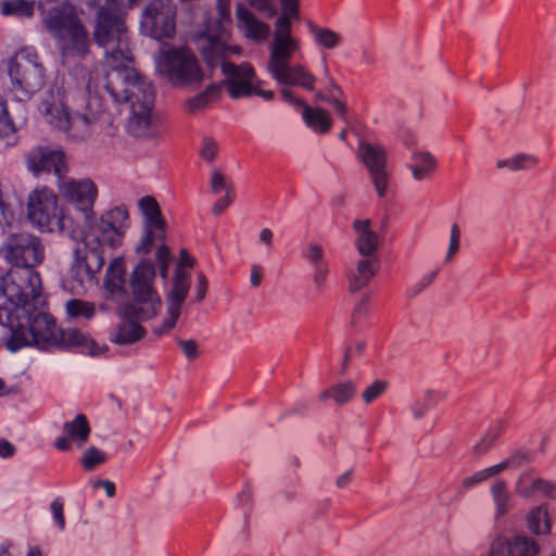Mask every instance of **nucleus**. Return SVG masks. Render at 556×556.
<instances>
[{
	"instance_id": "1",
	"label": "nucleus",
	"mask_w": 556,
	"mask_h": 556,
	"mask_svg": "<svg viewBox=\"0 0 556 556\" xmlns=\"http://www.w3.org/2000/svg\"><path fill=\"white\" fill-rule=\"evenodd\" d=\"M129 45L104 52V88L114 102L129 103L127 130L135 137H143L151 134L155 90L129 65L132 62Z\"/></svg>"
},
{
	"instance_id": "2",
	"label": "nucleus",
	"mask_w": 556,
	"mask_h": 556,
	"mask_svg": "<svg viewBox=\"0 0 556 556\" xmlns=\"http://www.w3.org/2000/svg\"><path fill=\"white\" fill-rule=\"evenodd\" d=\"M45 305L30 303L26 306H0V327L8 336L5 344L9 351L16 352L31 345L46 351L86 344L87 337L80 330L59 328L55 319L45 312Z\"/></svg>"
},
{
	"instance_id": "3",
	"label": "nucleus",
	"mask_w": 556,
	"mask_h": 556,
	"mask_svg": "<svg viewBox=\"0 0 556 556\" xmlns=\"http://www.w3.org/2000/svg\"><path fill=\"white\" fill-rule=\"evenodd\" d=\"M1 252L12 266L0 279V292L7 299L0 306L45 304L41 278L36 269L45 258L40 239L27 232L13 233L7 238Z\"/></svg>"
},
{
	"instance_id": "4",
	"label": "nucleus",
	"mask_w": 556,
	"mask_h": 556,
	"mask_svg": "<svg viewBox=\"0 0 556 556\" xmlns=\"http://www.w3.org/2000/svg\"><path fill=\"white\" fill-rule=\"evenodd\" d=\"M90 81L91 72L84 68L75 84L72 78L55 80L41 94L38 109L47 124L73 141H86L92 135L94 119L81 111Z\"/></svg>"
},
{
	"instance_id": "5",
	"label": "nucleus",
	"mask_w": 556,
	"mask_h": 556,
	"mask_svg": "<svg viewBox=\"0 0 556 556\" xmlns=\"http://www.w3.org/2000/svg\"><path fill=\"white\" fill-rule=\"evenodd\" d=\"M128 226L129 214L125 205L102 214L94 231L85 233L73 250L71 278L80 287L91 283L104 265V244L113 249L121 245Z\"/></svg>"
},
{
	"instance_id": "6",
	"label": "nucleus",
	"mask_w": 556,
	"mask_h": 556,
	"mask_svg": "<svg viewBox=\"0 0 556 556\" xmlns=\"http://www.w3.org/2000/svg\"><path fill=\"white\" fill-rule=\"evenodd\" d=\"M291 27V21L286 14L276 20L267 70L279 85L313 91L316 77L303 65L290 64L293 53L300 50V41L292 36Z\"/></svg>"
},
{
	"instance_id": "7",
	"label": "nucleus",
	"mask_w": 556,
	"mask_h": 556,
	"mask_svg": "<svg viewBox=\"0 0 556 556\" xmlns=\"http://www.w3.org/2000/svg\"><path fill=\"white\" fill-rule=\"evenodd\" d=\"M42 24L59 47L64 65L87 58L90 40L74 5L63 2L43 8Z\"/></svg>"
},
{
	"instance_id": "8",
	"label": "nucleus",
	"mask_w": 556,
	"mask_h": 556,
	"mask_svg": "<svg viewBox=\"0 0 556 556\" xmlns=\"http://www.w3.org/2000/svg\"><path fill=\"white\" fill-rule=\"evenodd\" d=\"M211 27L210 35H200L198 38V51L208 67L220 66L230 98L251 97L255 91V86L251 81L255 75L254 68L249 63L236 65L227 61V54L238 53L239 48H232L223 42L224 30L218 23H214Z\"/></svg>"
},
{
	"instance_id": "9",
	"label": "nucleus",
	"mask_w": 556,
	"mask_h": 556,
	"mask_svg": "<svg viewBox=\"0 0 556 556\" xmlns=\"http://www.w3.org/2000/svg\"><path fill=\"white\" fill-rule=\"evenodd\" d=\"M89 9L97 10L93 38L104 52L118 47L125 49L129 36L123 17L122 0H81Z\"/></svg>"
},
{
	"instance_id": "10",
	"label": "nucleus",
	"mask_w": 556,
	"mask_h": 556,
	"mask_svg": "<svg viewBox=\"0 0 556 556\" xmlns=\"http://www.w3.org/2000/svg\"><path fill=\"white\" fill-rule=\"evenodd\" d=\"M11 91L18 103L29 100L45 83V67L37 50L31 46L21 48L8 64Z\"/></svg>"
},
{
	"instance_id": "11",
	"label": "nucleus",
	"mask_w": 556,
	"mask_h": 556,
	"mask_svg": "<svg viewBox=\"0 0 556 556\" xmlns=\"http://www.w3.org/2000/svg\"><path fill=\"white\" fill-rule=\"evenodd\" d=\"M155 267L151 260H141L132 269L130 288L135 304L127 307L130 317L149 320L156 316L161 308V298L153 282Z\"/></svg>"
},
{
	"instance_id": "12",
	"label": "nucleus",
	"mask_w": 556,
	"mask_h": 556,
	"mask_svg": "<svg viewBox=\"0 0 556 556\" xmlns=\"http://www.w3.org/2000/svg\"><path fill=\"white\" fill-rule=\"evenodd\" d=\"M156 71L179 86L199 83L202 70L194 53L186 47H170L155 58Z\"/></svg>"
},
{
	"instance_id": "13",
	"label": "nucleus",
	"mask_w": 556,
	"mask_h": 556,
	"mask_svg": "<svg viewBox=\"0 0 556 556\" xmlns=\"http://www.w3.org/2000/svg\"><path fill=\"white\" fill-rule=\"evenodd\" d=\"M177 7L173 0H150L140 16V31L155 40L170 39L176 34Z\"/></svg>"
},
{
	"instance_id": "14",
	"label": "nucleus",
	"mask_w": 556,
	"mask_h": 556,
	"mask_svg": "<svg viewBox=\"0 0 556 556\" xmlns=\"http://www.w3.org/2000/svg\"><path fill=\"white\" fill-rule=\"evenodd\" d=\"M27 216L41 231L62 230L65 219L58 205V197L49 188H37L28 195Z\"/></svg>"
},
{
	"instance_id": "15",
	"label": "nucleus",
	"mask_w": 556,
	"mask_h": 556,
	"mask_svg": "<svg viewBox=\"0 0 556 556\" xmlns=\"http://www.w3.org/2000/svg\"><path fill=\"white\" fill-rule=\"evenodd\" d=\"M358 157L370 175L377 195L386 198L390 185V176L386 170V150L378 144L361 140L358 143Z\"/></svg>"
},
{
	"instance_id": "16",
	"label": "nucleus",
	"mask_w": 556,
	"mask_h": 556,
	"mask_svg": "<svg viewBox=\"0 0 556 556\" xmlns=\"http://www.w3.org/2000/svg\"><path fill=\"white\" fill-rule=\"evenodd\" d=\"M280 96L285 102L293 105L294 108L302 109L303 123L312 131L316 134H326L330 130L332 123L329 113L325 109L309 106L289 88H282Z\"/></svg>"
},
{
	"instance_id": "17",
	"label": "nucleus",
	"mask_w": 556,
	"mask_h": 556,
	"mask_svg": "<svg viewBox=\"0 0 556 556\" xmlns=\"http://www.w3.org/2000/svg\"><path fill=\"white\" fill-rule=\"evenodd\" d=\"M27 169L34 175L53 172L59 178L66 169L65 154L62 151L49 148H36L27 155Z\"/></svg>"
},
{
	"instance_id": "18",
	"label": "nucleus",
	"mask_w": 556,
	"mask_h": 556,
	"mask_svg": "<svg viewBox=\"0 0 556 556\" xmlns=\"http://www.w3.org/2000/svg\"><path fill=\"white\" fill-rule=\"evenodd\" d=\"M63 195L79 211L86 219L93 215V204L98 195V189L90 179L71 180L62 188Z\"/></svg>"
},
{
	"instance_id": "19",
	"label": "nucleus",
	"mask_w": 556,
	"mask_h": 556,
	"mask_svg": "<svg viewBox=\"0 0 556 556\" xmlns=\"http://www.w3.org/2000/svg\"><path fill=\"white\" fill-rule=\"evenodd\" d=\"M539 546L533 539L516 536L511 541L496 539L490 546L488 556H538Z\"/></svg>"
},
{
	"instance_id": "20",
	"label": "nucleus",
	"mask_w": 556,
	"mask_h": 556,
	"mask_svg": "<svg viewBox=\"0 0 556 556\" xmlns=\"http://www.w3.org/2000/svg\"><path fill=\"white\" fill-rule=\"evenodd\" d=\"M236 17L239 29L248 39L256 42L267 39L269 26L257 20L242 3H239L236 8Z\"/></svg>"
},
{
	"instance_id": "21",
	"label": "nucleus",
	"mask_w": 556,
	"mask_h": 556,
	"mask_svg": "<svg viewBox=\"0 0 556 556\" xmlns=\"http://www.w3.org/2000/svg\"><path fill=\"white\" fill-rule=\"evenodd\" d=\"M517 493L522 497H530L536 493H542L544 496L556 500V485L532 477L530 473H523L519 477L516 483Z\"/></svg>"
},
{
	"instance_id": "22",
	"label": "nucleus",
	"mask_w": 556,
	"mask_h": 556,
	"mask_svg": "<svg viewBox=\"0 0 556 556\" xmlns=\"http://www.w3.org/2000/svg\"><path fill=\"white\" fill-rule=\"evenodd\" d=\"M216 9H217V13H218V18H214L212 16H205L201 28L192 35V42L194 43L197 49H198V38L200 37V35H204V34L210 35V33H211L210 30L212 28L211 26H213L214 23H218L223 27V30H224L223 42L225 45H227L228 33H227L225 24L230 23V21H231L230 0H217Z\"/></svg>"
},
{
	"instance_id": "23",
	"label": "nucleus",
	"mask_w": 556,
	"mask_h": 556,
	"mask_svg": "<svg viewBox=\"0 0 556 556\" xmlns=\"http://www.w3.org/2000/svg\"><path fill=\"white\" fill-rule=\"evenodd\" d=\"M189 290L190 275L182 268H176L170 290L166 294L167 306L181 311Z\"/></svg>"
},
{
	"instance_id": "24",
	"label": "nucleus",
	"mask_w": 556,
	"mask_h": 556,
	"mask_svg": "<svg viewBox=\"0 0 556 556\" xmlns=\"http://www.w3.org/2000/svg\"><path fill=\"white\" fill-rule=\"evenodd\" d=\"M353 229L357 233L356 247L359 254L371 256L378 248V236L370 228L369 219H356L353 223Z\"/></svg>"
},
{
	"instance_id": "25",
	"label": "nucleus",
	"mask_w": 556,
	"mask_h": 556,
	"mask_svg": "<svg viewBox=\"0 0 556 556\" xmlns=\"http://www.w3.org/2000/svg\"><path fill=\"white\" fill-rule=\"evenodd\" d=\"M379 267L376 258L369 257L358 262L356 270L349 276V291L356 292L368 285Z\"/></svg>"
},
{
	"instance_id": "26",
	"label": "nucleus",
	"mask_w": 556,
	"mask_h": 556,
	"mask_svg": "<svg viewBox=\"0 0 556 556\" xmlns=\"http://www.w3.org/2000/svg\"><path fill=\"white\" fill-rule=\"evenodd\" d=\"M435 167L437 161L431 153L427 151H413L408 168L415 180L421 181L430 178Z\"/></svg>"
},
{
	"instance_id": "27",
	"label": "nucleus",
	"mask_w": 556,
	"mask_h": 556,
	"mask_svg": "<svg viewBox=\"0 0 556 556\" xmlns=\"http://www.w3.org/2000/svg\"><path fill=\"white\" fill-rule=\"evenodd\" d=\"M139 208L143 216V226L148 228H156V231L165 232L166 223L162 216L157 201L146 195L139 200Z\"/></svg>"
},
{
	"instance_id": "28",
	"label": "nucleus",
	"mask_w": 556,
	"mask_h": 556,
	"mask_svg": "<svg viewBox=\"0 0 556 556\" xmlns=\"http://www.w3.org/2000/svg\"><path fill=\"white\" fill-rule=\"evenodd\" d=\"M307 29L313 37L314 43L319 48L332 50L339 47L343 41L342 36L337 31L328 27L319 26L312 21L307 22Z\"/></svg>"
},
{
	"instance_id": "29",
	"label": "nucleus",
	"mask_w": 556,
	"mask_h": 556,
	"mask_svg": "<svg viewBox=\"0 0 556 556\" xmlns=\"http://www.w3.org/2000/svg\"><path fill=\"white\" fill-rule=\"evenodd\" d=\"M357 392L354 381H343L333 384L319 394V400L332 399L337 405H344L350 402Z\"/></svg>"
},
{
	"instance_id": "30",
	"label": "nucleus",
	"mask_w": 556,
	"mask_h": 556,
	"mask_svg": "<svg viewBox=\"0 0 556 556\" xmlns=\"http://www.w3.org/2000/svg\"><path fill=\"white\" fill-rule=\"evenodd\" d=\"M63 431L80 447L88 441L91 429L87 417L78 414L73 420L64 422Z\"/></svg>"
},
{
	"instance_id": "31",
	"label": "nucleus",
	"mask_w": 556,
	"mask_h": 556,
	"mask_svg": "<svg viewBox=\"0 0 556 556\" xmlns=\"http://www.w3.org/2000/svg\"><path fill=\"white\" fill-rule=\"evenodd\" d=\"M146 334V330L136 321H123L112 334V342L121 345L132 344Z\"/></svg>"
},
{
	"instance_id": "32",
	"label": "nucleus",
	"mask_w": 556,
	"mask_h": 556,
	"mask_svg": "<svg viewBox=\"0 0 556 556\" xmlns=\"http://www.w3.org/2000/svg\"><path fill=\"white\" fill-rule=\"evenodd\" d=\"M529 530L536 534H546L551 531V520L547 509L544 506H538L531 509L527 516Z\"/></svg>"
},
{
	"instance_id": "33",
	"label": "nucleus",
	"mask_w": 556,
	"mask_h": 556,
	"mask_svg": "<svg viewBox=\"0 0 556 556\" xmlns=\"http://www.w3.org/2000/svg\"><path fill=\"white\" fill-rule=\"evenodd\" d=\"M220 96V87L211 84L202 92L187 100L188 111L191 113L205 109L210 103L216 101Z\"/></svg>"
},
{
	"instance_id": "34",
	"label": "nucleus",
	"mask_w": 556,
	"mask_h": 556,
	"mask_svg": "<svg viewBox=\"0 0 556 556\" xmlns=\"http://www.w3.org/2000/svg\"><path fill=\"white\" fill-rule=\"evenodd\" d=\"M442 399L443 395L441 393L433 390H426L422 397L416 400L410 406L413 417L415 419L422 418L429 410L434 408Z\"/></svg>"
},
{
	"instance_id": "35",
	"label": "nucleus",
	"mask_w": 556,
	"mask_h": 556,
	"mask_svg": "<svg viewBox=\"0 0 556 556\" xmlns=\"http://www.w3.org/2000/svg\"><path fill=\"white\" fill-rule=\"evenodd\" d=\"M16 126L11 117L7 102L0 96V139L7 140L5 144L11 146L15 142Z\"/></svg>"
},
{
	"instance_id": "36",
	"label": "nucleus",
	"mask_w": 556,
	"mask_h": 556,
	"mask_svg": "<svg viewBox=\"0 0 556 556\" xmlns=\"http://www.w3.org/2000/svg\"><path fill=\"white\" fill-rule=\"evenodd\" d=\"M4 16L31 17L34 15V1L4 0L1 5Z\"/></svg>"
},
{
	"instance_id": "37",
	"label": "nucleus",
	"mask_w": 556,
	"mask_h": 556,
	"mask_svg": "<svg viewBox=\"0 0 556 556\" xmlns=\"http://www.w3.org/2000/svg\"><path fill=\"white\" fill-rule=\"evenodd\" d=\"M491 495L496 506V518L504 516L510 508V496L506 483L502 480L494 482L491 486Z\"/></svg>"
},
{
	"instance_id": "38",
	"label": "nucleus",
	"mask_w": 556,
	"mask_h": 556,
	"mask_svg": "<svg viewBox=\"0 0 556 556\" xmlns=\"http://www.w3.org/2000/svg\"><path fill=\"white\" fill-rule=\"evenodd\" d=\"M124 275L125 269L123 265V261L121 258L113 260L109 267L106 268L105 273V287L111 291L114 292L116 290L122 289L124 283Z\"/></svg>"
},
{
	"instance_id": "39",
	"label": "nucleus",
	"mask_w": 556,
	"mask_h": 556,
	"mask_svg": "<svg viewBox=\"0 0 556 556\" xmlns=\"http://www.w3.org/2000/svg\"><path fill=\"white\" fill-rule=\"evenodd\" d=\"M66 312L68 316L74 318L84 317L86 319H91L96 314V307L93 303L73 299L66 303Z\"/></svg>"
},
{
	"instance_id": "40",
	"label": "nucleus",
	"mask_w": 556,
	"mask_h": 556,
	"mask_svg": "<svg viewBox=\"0 0 556 556\" xmlns=\"http://www.w3.org/2000/svg\"><path fill=\"white\" fill-rule=\"evenodd\" d=\"M502 466H490L488 468L476 471L473 475L465 478L462 482L464 490H470L477 486L479 483L501 473Z\"/></svg>"
},
{
	"instance_id": "41",
	"label": "nucleus",
	"mask_w": 556,
	"mask_h": 556,
	"mask_svg": "<svg viewBox=\"0 0 556 556\" xmlns=\"http://www.w3.org/2000/svg\"><path fill=\"white\" fill-rule=\"evenodd\" d=\"M536 164V159L529 154H518L511 159L500 160L496 164L498 168L507 167L510 170L527 169Z\"/></svg>"
},
{
	"instance_id": "42",
	"label": "nucleus",
	"mask_w": 556,
	"mask_h": 556,
	"mask_svg": "<svg viewBox=\"0 0 556 556\" xmlns=\"http://www.w3.org/2000/svg\"><path fill=\"white\" fill-rule=\"evenodd\" d=\"M165 232L156 231V228H148L143 226V235L136 245L138 254H148L151 252L152 247L156 240H164Z\"/></svg>"
},
{
	"instance_id": "43",
	"label": "nucleus",
	"mask_w": 556,
	"mask_h": 556,
	"mask_svg": "<svg viewBox=\"0 0 556 556\" xmlns=\"http://www.w3.org/2000/svg\"><path fill=\"white\" fill-rule=\"evenodd\" d=\"M503 429V422L501 420H496L490 425L488 433L478 442L473 450L478 455L484 454L494 443L498 434Z\"/></svg>"
},
{
	"instance_id": "44",
	"label": "nucleus",
	"mask_w": 556,
	"mask_h": 556,
	"mask_svg": "<svg viewBox=\"0 0 556 556\" xmlns=\"http://www.w3.org/2000/svg\"><path fill=\"white\" fill-rule=\"evenodd\" d=\"M106 460V455L99 448L90 446L84 453L80 463L87 471L93 470L97 466Z\"/></svg>"
},
{
	"instance_id": "45",
	"label": "nucleus",
	"mask_w": 556,
	"mask_h": 556,
	"mask_svg": "<svg viewBox=\"0 0 556 556\" xmlns=\"http://www.w3.org/2000/svg\"><path fill=\"white\" fill-rule=\"evenodd\" d=\"M388 388V383L384 380H376L368 386L362 393V399L366 404H370L380 397Z\"/></svg>"
},
{
	"instance_id": "46",
	"label": "nucleus",
	"mask_w": 556,
	"mask_h": 556,
	"mask_svg": "<svg viewBox=\"0 0 556 556\" xmlns=\"http://www.w3.org/2000/svg\"><path fill=\"white\" fill-rule=\"evenodd\" d=\"M303 255L312 268L327 264L324 250L318 244H309Z\"/></svg>"
},
{
	"instance_id": "47",
	"label": "nucleus",
	"mask_w": 556,
	"mask_h": 556,
	"mask_svg": "<svg viewBox=\"0 0 556 556\" xmlns=\"http://www.w3.org/2000/svg\"><path fill=\"white\" fill-rule=\"evenodd\" d=\"M180 316V309L168 307L167 306V317L163 320V323L154 329V332L157 336H163L168 333L176 325L178 318Z\"/></svg>"
},
{
	"instance_id": "48",
	"label": "nucleus",
	"mask_w": 556,
	"mask_h": 556,
	"mask_svg": "<svg viewBox=\"0 0 556 556\" xmlns=\"http://www.w3.org/2000/svg\"><path fill=\"white\" fill-rule=\"evenodd\" d=\"M180 316V309L168 307L167 306V317L163 320V323L154 329V332L157 336H163L168 333L176 325L178 318Z\"/></svg>"
},
{
	"instance_id": "49",
	"label": "nucleus",
	"mask_w": 556,
	"mask_h": 556,
	"mask_svg": "<svg viewBox=\"0 0 556 556\" xmlns=\"http://www.w3.org/2000/svg\"><path fill=\"white\" fill-rule=\"evenodd\" d=\"M180 316V309L168 307L167 306V317L163 320V323L154 329V332L157 336H163L168 333L176 325L178 318Z\"/></svg>"
},
{
	"instance_id": "50",
	"label": "nucleus",
	"mask_w": 556,
	"mask_h": 556,
	"mask_svg": "<svg viewBox=\"0 0 556 556\" xmlns=\"http://www.w3.org/2000/svg\"><path fill=\"white\" fill-rule=\"evenodd\" d=\"M530 459L529 454L527 452L518 451L508 458L503 462L496 464L495 466H502L501 472L507 468H518L523 464L528 463Z\"/></svg>"
},
{
	"instance_id": "51",
	"label": "nucleus",
	"mask_w": 556,
	"mask_h": 556,
	"mask_svg": "<svg viewBox=\"0 0 556 556\" xmlns=\"http://www.w3.org/2000/svg\"><path fill=\"white\" fill-rule=\"evenodd\" d=\"M218 152L217 142L212 137H204L200 149V155L203 160L212 162Z\"/></svg>"
},
{
	"instance_id": "52",
	"label": "nucleus",
	"mask_w": 556,
	"mask_h": 556,
	"mask_svg": "<svg viewBox=\"0 0 556 556\" xmlns=\"http://www.w3.org/2000/svg\"><path fill=\"white\" fill-rule=\"evenodd\" d=\"M50 509L52 513L53 520L58 528L63 531L65 528V516H64V505L60 498H55L50 504Z\"/></svg>"
},
{
	"instance_id": "53",
	"label": "nucleus",
	"mask_w": 556,
	"mask_h": 556,
	"mask_svg": "<svg viewBox=\"0 0 556 556\" xmlns=\"http://www.w3.org/2000/svg\"><path fill=\"white\" fill-rule=\"evenodd\" d=\"M328 273V264L313 267V282L318 293L323 292V290L325 289Z\"/></svg>"
},
{
	"instance_id": "54",
	"label": "nucleus",
	"mask_w": 556,
	"mask_h": 556,
	"mask_svg": "<svg viewBox=\"0 0 556 556\" xmlns=\"http://www.w3.org/2000/svg\"><path fill=\"white\" fill-rule=\"evenodd\" d=\"M323 72L326 79V91L328 94H334V92L342 93L341 88L336 84L334 79L330 76L328 62L326 55H323L320 59Z\"/></svg>"
},
{
	"instance_id": "55",
	"label": "nucleus",
	"mask_w": 556,
	"mask_h": 556,
	"mask_svg": "<svg viewBox=\"0 0 556 556\" xmlns=\"http://www.w3.org/2000/svg\"><path fill=\"white\" fill-rule=\"evenodd\" d=\"M459 241H460V230L456 224H453L451 227V236H450V243L446 254V260H451L453 255L458 251L459 249Z\"/></svg>"
},
{
	"instance_id": "56",
	"label": "nucleus",
	"mask_w": 556,
	"mask_h": 556,
	"mask_svg": "<svg viewBox=\"0 0 556 556\" xmlns=\"http://www.w3.org/2000/svg\"><path fill=\"white\" fill-rule=\"evenodd\" d=\"M437 276V271H430L426 275H424L419 281H417L416 283H414L412 286V288L409 289V292L412 293V295H416L418 294L419 292H421L426 287H428L432 281L433 279L435 278Z\"/></svg>"
},
{
	"instance_id": "57",
	"label": "nucleus",
	"mask_w": 556,
	"mask_h": 556,
	"mask_svg": "<svg viewBox=\"0 0 556 556\" xmlns=\"http://www.w3.org/2000/svg\"><path fill=\"white\" fill-rule=\"evenodd\" d=\"M178 344L187 358L194 359L198 357V345L194 340H179Z\"/></svg>"
},
{
	"instance_id": "58",
	"label": "nucleus",
	"mask_w": 556,
	"mask_h": 556,
	"mask_svg": "<svg viewBox=\"0 0 556 556\" xmlns=\"http://www.w3.org/2000/svg\"><path fill=\"white\" fill-rule=\"evenodd\" d=\"M198 283L195 288V300L201 302L205 295L208 288V280L206 279L203 273H199L197 276Z\"/></svg>"
},
{
	"instance_id": "59",
	"label": "nucleus",
	"mask_w": 556,
	"mask_h": 556,
	"mask_svg": "<svg viewBox=\"0 0 556 556\" xmlns=\"http://www.w3.org/2000/svg\"><path fill=\"white\" fill-rule=\"evenodd\" d=\"M251 7L260 12L269 13L274 12V0H247Z\"/></svg>"
},
{
	"instance_id": "60",
	"label": "nucleus",
	"mask_w": 556,
	"mask_h": 556,
	"mask_svg": "<svg viewBox=\"0 0 556 556\" xmlns=\"http://www.w3.org/2000/svg\"><path fill=\"white\" fill-rule=\"evenodd\" d=\"M211 188L215 193L222 191L223 189H227V184L224 175L217 170L213 172L212 174Z\"/></svg>"
},
{
	"instance_id": "61",
	"label": "nucleus",
	"mask_w": 556,
	"mask_h": 556,
	"mask_svg": "<svg viewBox=\"0 0 556 556\" xmlns=\"http://www.w3.org/2000/svg\"><path fill=\"white\" fill-rule=\"evenodd\" d=\"M283 13L289 18L290 16L298 17L299 16V0H281Z\"/></svg>"
},
{
	"instance_id": "62",
	"label": "nucleus",
	"mask_w": 556,
	"mask_h": 556,
	"mask_svg": "<svg viewBox=\"0 0 556 556\" xmlns=\"http://www.w3.org/2000/svg\"><path fill=\"white\" fill-rule=\"evenodd\" d=\"M231 202H232V198H231L229 191L227 190L226 195L224 198L217 200L214 203L213 208H212L213 214H215V215L222 214L226 210V207H228L230 205Z\"/></svg>"
},
{
	"instance_id": "63",
	"label": "nucleus",
	"mask_w": 556,
	"mask_h": 556,
	"mask_svg": "<svg viewBox=\"0 0 556 556\" xmlns=\"http://www.w3.org/2000/svg\"><path fill=\"white\" fill-rule=\"evenodd\" d=\"M93 488L94 489L102 488L109 497H113L116 493V486H115L114 482H112L110 480H97L93 483Z\"/></svg>"
},
{
	"instance_id": "64",
	"label": "nucleus",
	"mask_w": 556,
	"mask_h": 556,
	"mask_svg": "<svg viewBox=\"0 0 556 556\" xmlns=\"http://www.w3.org/2000/svg\"><path fill=\"white\" fill-rule=\"evenodd\" d=\"M330 104L333 106L336 113L338 116L346 122V115H348V108L344 102L340 101L336 98V94L333 96L332 100H330Z\"/></svg>"
}]
</instances>
